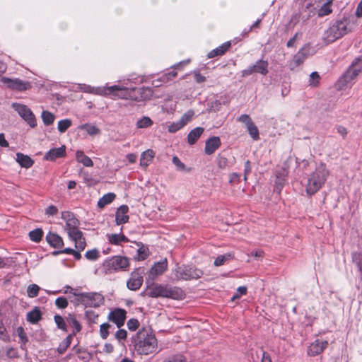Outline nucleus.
<instances>
[{
  "mask_svg": "<svg viewBox=\"0 0 362 362\" xmlns=\"http://www.w3.org/2000/svg\"><path fill=\"white\" fill-rule=\"evenodd\" d=\"M135 351L140 355H149L157 351V339L150 328L143 327L132 337Z\"/></svg>",
  "mask_w": 362,
  "mask_h": 362,
  "instance_id": "1",
  "label": "nucleus"
},
{
  "mask_svg": "<svg viewBox=\"0 0 362 362\" xmlns=\"http://www.w3.org/2000/svg\"><path fill=\"white\" fill-rule=\"evenodd\" d=\"M61 218L66 223L64 229L70 239L75 243L76 248L83 250L86 243L85 238L83 237V233L78 229V220L74 216V214L66 211L61 213Z\"/></svg>",
  "mask_w": 362,
  "mask_h": 362,
  "instance_id": "2",
  "label": "nucleus"
},
{
  "mask_svg": "<svg viewBox=\"0 0 362 362\" xmlns=\"http://www.w3.org/2000/svg\"><path fill=\"white\" fill-rule=\"evenodd\" d=\"M329 170L325 163H320L317 165L313 172L308 178L305 186V191L308 195L312 196L318 192L325 185L328 177Z\"/></svg>",
  "mask_w": 362,
  "mask_h": 362,
  "instance_id": "3",
  "label": "nucleus"
},
{
  "mask_svg": "<svg viewBox=\"0 0 362 362\" xmlns=\"http://www.w3.org/2000/svg\"><path fill=\"white\" fill-rule=\"evenodd\" d=\"M348 25L349 23L346 20H341L335 22L323 33L322 40L325 44L329 45L332 43L350 32Z\"/></svg>",
  "mask_w": 362,
  "mask_h": 362,
  "instance_id": "4",
  "label": "nucleus"
},
{
  "mask_svg": "<svg viewBox=\"0 0 362 362\" xmlns=\"http://www.w3.org/2000/svg\"><path fill=\"white\" fill-rule=\"evenodd\" d=\"M129 267V258L115 255L105 259L102 264V272L104 274H111L120 271H125Z\"/></svg>",
  "mask_w": 362,
  "mask_h": 362,
  "instance_id": "5",
  "label": "nucleus"
},
{
  "mask_svg": "<svg viewBox=\"0 0 362 362\" xmlns=\"http://www.w3.org/2000/svg\"><path fill=\"white\" fill-rule=\"evenodd\" d=\"M95 93L97 95L110 97L113 100H130L131 98V88L119 85L98 87Z\"/></svg>",
  "mask_w": 362,
  "mask_h": 362,
  "instance_id": "6",
  "label": "nucleus"
},
{
  "mask_svg": "<svg viewBox=\"0 0 362 362\" xmlns=\"http://www.w3.org/2000/svg\"><path fill=\"white\" fill-rule=\"evenodd\" d=\"M175 277L179 280L197 279L202 276L203 272L192 266H177L175 269Z\"/></svg>",
  "mask_w": 362,
  "mask_h": 362,
  "instance_id": "7",
  "label": "nucleus"
},
{
  "mask_svg": "<svg viewBox=\"0 0 362 362\" xmlns=\"http://www.w3.org/2000/svg\"><path fill=\"white\" fill-rule=\"evenodd\" d=\"M362 71V57L356 59L345 72V74L340 78L339 83L341 86H346L351 83L353 80Z\"/></svg>",
  "mask_w": 362,
  "mask_h": 362,
  "instance_id": "8",
  "label": "nucleus"
},
{
  "mask_svg": "<svg viewBox=\"0 0 362 362\" xmlns=\"http://www.w3.org/2000/svg\"><path fill=\"white\" fill-rule=\"evenodd\" d=\"M1 81L4 86L13 90L24 91L31 88L30 82L17 78H10L4 77Z\"/></svg>",
  "mask_w": 362,
  "mask_h": 362,
  "instance_id": "9",
  "label": "nucleus"
},
{
  "mask_svg": "<svg viewBox=\"0 0 362 362\" xmlns=\"http://www.w3.org/2000/svg\"><path fill=\"white\" fill-rule=\"evenodd\" d=\"M14 110L23 117L31 127H35L37 124L34 114L26 105L20 103H13L12 105Z\"/></svg>",
  "mask_w": 362,
  "mask_h": 362,
  "instance_id": "10",
  "label": "nucleus"
},
{
  "mask_svg": "<svg viewBox=\"0 0 362 362\" xmlns=\"http://www.w3.org/2000/svg\"><path fill=\"white\" fill-rule=\"evenodd\" d=\"M153 91L151 88H131L130 100L135 101H143L151 99Z\"/></svg>",
  "mask_w": 362,
  "mask_h": 362,
  "instance_id": "11",
  "label": "nucleus"
},
{
  "mask_svg": "<svg viewBox=\"0 0 362 362\" xmlns=\"http://www.w3.org/2000/svg\"><path fill=\"white\" fill-rule=\"evenodd\" d=\"M85 306L97 308L104 303L103 296L94 292L84 293Z\"/></svg>",
  "mask_w": 362,
  "mask_h": 362,
  "instance_id": "12",
  "label": "nucleus"
},
{
  "mask_svg": "<svg viewBox=\"0 0 362 362\" xmlns=\"http://www.w3.org/2000/svg\"><path fill=\"white\" fill-rule=\"evenodd\" d=\"M142 283V274L139 272V269H136L131 273L130 278L127 282V286L132 291H136L140 288Z\"/></svg>",
  "mask_w": 362,
  "mask_h": 362,
  "instance_id": "13",
  "label": "nucleus"
},
{
  "mask_svg": "<svg viewBox=\"0 0 362 362\" xmlns=\"http://www.w3.org/2000/svg\"><path fill=\"white\" fill-rule=\"evenodd\" d=\"M328 346L327 340L316 339L308 348V354L315 356L321 354Z\"/></svg>",
  "mask_w": 362,
  "mask_h": 362,
  "instance_id": "14",
  "label": "nucleus"
},
{
  "mask_svg": "<svg viewBox=\"0 0 362 362\" xmlns=\"http://www.w3.org/2000/svg\"><path fill=\"white\" fill-rule=\"evenodd\" d=\"M166 286L163 284H152L146 289V295L151 298H165L166 293Z\"/></svg>",
  "mask_w": 362,
  "mask_h": 362,
  "instance_id": "15",
  "label": "nucleus"
},
{
  "mask_svg": "<svg viewBox=\"0 0 362 362\" xmlns=\"http://www.w3.org/2000/svg\"><path fill=\"white\" fill-rule=\"evenodd\" d=\"M309 45H305L301 48L294 56L290 62L291 69H294L302 64L308 54Z\"/></svg>",
  "mask_w": 362,
  "mask_h": 362,
  "instance_id": "16",
  "label": "nucleus"
},
{
  "mask_svg": "<svg viewBox=\"0 0 362 362\" xmlns=\"http://www.w3.org/2000/svg\"><path fill=\"white\" fill-rule=\"evenodd\" d=\"M126 314L125 310L116 308L109 313L108 319L115 323L118 327H120L124 323Z\"/></svg>",
  "mask_w": 362,
  "mask_h": 362,
  "instance_id": "17",
  "label": "nucleus"
},
{
  "mask_svg": "<svg viewBox=\"0 0 362 362\" xmlns=\"http://www.w3.org/2000/svg\"><path fill=\"white\" fill-rule=\"evenodd\" d=\"M66 155V147L62 146L59 148L50 149L44 156V159L46 160L54 161L57 158L64 157Z\"/></svg>",
  "mask_w": 362,
  "mask_h": 362,
  "instance_id": "18",
  "label": "nucleus"
},
{
  "mask_svg": "<svg viewBox=\"0 0 362 362\" xmlns=\"http://www.w3.org/2000/svg\"><path fill=\"white\" fill-rule=\"evenodd\" d=\"M221 145V139L218 136H212L206 141L204 152L207 155L214 153Z\"/></svg>",
  "mask_w": 362,
  "mask_h": 362,
  "instance_id": "19",
  "label": "nucleus"
},
{
  "mask_svg": "<svg viewBox=\"0 0 362 362\" xmlns=\"http://www.w3.org/2000/svg\"><path fill=\"white\" fill-rule=\"evenodd\" d=\"M165 298H170L174 300H182L185 298V293L182 288L177 286H166V293Z\"/></svg>",
  "mask_w": 362,
  "mask_h": 362,
  "instance_id": "20",
  "label": "nucleus"
},
{
  "mask_svg": "<svg viewBox=\"0 0 362 362\" xmlns=\"http://www.w3.org/2000/svg\"><path fill=\"white\" fill-rule=\"evenodd\" d=\"M128 211L129 208L126 205H122L117 209L115 214V221L117 225H120L128 221Z\"/></svg>",
  "mask_w": 362,
  "mask_h": 362,
  "instance_id": "21",
  "label": "nucleus"
},
{
  "mask_svg": "<svg viewBox=\"0 0 362 362\" xmlns=\"http://www.w3.org/2000/svg\"><path fill=\"white\" fill-rule=\"evenodd\" d=\"M46 240L49 245L54 248H61L64 245L62 238L57 233L49 232L47 234Z\"/></svg>",
  "mask_w": 362,
  "mask_h": 362,
  "instance_id": "22",
  "label": "nucleus"
},
{
  "mask_svg": "<svg viewBox=\"0 0 362 362\" xmlns=\"http://www.w3.org/2000/svg\"><path fill=\"white\" fill-rule=\"evenodd\" d=\"M168 263L166 259L154 264L150 271V274L154 276L162 274L167 269Z\"/></svg>",
  "mask_w": 362,
  "mask_h": 362,
  "instance_id": "23",
  "label": "nucleus"
},
{
  "mask_svg": "<svg viewBox=\"0 0 362 362\" xmlns=\"http://www.w3.org/2000/svg\"><path fill=\"white\" fill-rule=\"evenodd\" d=\"M155 156V153L151 149L144 151L141 155L140 165L146 168Z\"/></svg>",
  "mask_w": 362,
  "mask_h": 362,
  "instance_id": "24",
  "label": "nucleus"
},
{
  "mask_svg": "<svg viewBox=\"0 0 362 362\" xmlns=\"http://www.w3.org/2000/svg\"><path fill=\"white\" fill-rule=\"evenodd\" d=\"M204 130L202 127H196L191 130L187 135V142L189 144H194L203 134Z\"/></svg>",
  "mask_w": 362,
  "mask_h": 362,
  "instance_id": "25",
  "label": "nucleus"
},
{
  "mask_svg": "<svg viewBox=\"0 0 362 362\" xmlns=\"http://www.w3.org/2000/svg\"><path fill=\"white\" fill-rule=\"evenodd\" d=\"M16 161L19 163V165L25 168H30L33 165V160L26 155H24L21 153H16Z\"/></svg>",
  "mask_w": 362,
  "mask_h": 362,
  "instance_id": "26",
  "label": "nucleus"
},
{
  "mask_svg": "<svg viewBox=\"0 0 362 362\" xmlns=\"http://www.w3.org/2000/svg\"><path fill=\"white\" fill-rule=\"evenodd\" d=\"M42 318V313L38 308L35 307L33 310L27 313V320L32 323H37Z\"/></svg>",
  "mask_w": 362,
  "mask_h": 362,
  "instance_id": "27",
  "label": "nucleus"
},
{
  "mask_svg": "<svg viewBox=\"0 0 362 362\" xmlns=\"http://www.w3.org/2000/svg\"><path fill=\"white\" fill-rule=\"evenodd\" d=\"M254 67L255 73H259L262 75H266L268 73V62L264 60H258L252 65Z\"/></svg>",
  "mask_w": 362,
  "mask_h": 362,
  "instance_id": "28",
  "label": "nucleus"
},
{
  "mask_svg": "<svg viewBox=\"0 0 362 362\" xmlns=\"http://www.w3.org/2000/svg\"><path fill=\"white\" fill-rule=\"evenodd\" d=\"M76 158L78 163H81L86 167H92L93 162L88 156H86L82 151H77Z\"/></svg>",
  "mask_w": 362,
  "mask_h": 362,
  "instance_id": "29",
  "label": "nucleus"
},
{
  "mask_svg": "<svg viewBox=\"0 0 362 362\" xmlns=\"http://www.w3.org/2000/svg\"><path fill=\"white\" fill-rule=\"evenodd\" d=\"M230 43L229 42L223 44L218 47L213 49L208 54L209 58H213L216 56H221L225 53V52L230 47Z\"/></svg>",
  "mask_w": 362,
  "mask_h": 362,
  "instance_id": "30",
  "label": "nucleus"
},
{
  "mask_svg": "<svg viewBox=\"0 0 362 362\" xmlns=\"http://www.w3.org/2000/svg\"><path fill=\"white\" fill-rule=\"evenodd\" d=\"M116 195L112 192L104 194L98 202V206L103 208L105 206L110 204L115 199Z\"/></svg>",
  "mask_w": 362,
  "mask_h": 362,
  "instance_id": "31",
  "label": "nucleus"
},
{
  "mask_svg": "<svg viewBox=\"0 0 362 362\" xmlns=\"http://www.w3.org/2000/svg\"><path fill=\"white\" fill-rule=\"evenodd\" d=\"M109 242L114 245H119L121 243H127L128 238L123 234H111L107 235Z\"/></svg>",
  "mask_w": 362,
  "mask_h": 362,
  "instance_id": "32",
  "label": "nucleus"
},
{
  "mask_svg": "<svg viewBox=\"0 0 362 362\" xmlns=\"http://www.w3.org/2000/svg\"><path fill=\"white\" fill-rule=\"evenodd\" d=\"M72 334H69L59 345L57 348V351L59 354H64L66 350L69 347L71 340H72Z\"/></svg>",
  "mask_w": 362,
  "mask_h": 362,
  "instance_id": "33",
  "label": "nucleus"
},
{
  "mask_svg": "<svg viewBox=\"0 0 362 362\" xmlns=\"http://www.w3.org/2000/svg\"><path fill=\"white\" fill-rule=\"evenodd\" d=\"M80 128L85 130L90 136L98 135L100 133V129L91 124H84Z\"/></svg>",
  "mask_w": 362,
  "mask_h": 362,
  "instance_id": "34",
  "label": "nucleus"
},
{
  "mask_svg": "<svg viewBox=\"0 0 362 362\" xmlns=\"http://www.w3.org/2000/svg\"><path fill=\"white\" fill-rule=\"evenodd\" d=\"M68 322L71 325L74 327V330L73 332L72 337L75 335L76 333L79 332L81 330V326L79 322L76 320L75 316L70 315L67 318Z\"/></svg>",
  "mask_w": 362,
  "mask_h": 362,
  "instance_id": "35",
  "label": "nucleus"
},
{
  "mask_svg": "<svg viewBox=\"0 0 362 362\" xmlns=\"http://www.w3.org/2000/svg\"><path fill=\"white\" fill-rule=\"evenodd\" d=\"M332 0H329L327 2L324 4L318 11V15L320 16H324L329 15L332 13L331 4Z\"/></svg>",
  "mask_w": 362,
  "mask_h": 362,
  "instance_id": "36",
  "label": "nucleus"
},
{
  "mask_svg": "<svg viewBox=\"0 0 362 362\" xmlns=\"http://www.w3.org/2000/svg\"><path fill=\"white\" fill-rule=\"evenodd\" d=\"M41 117L44 124L47 126H49L54 122V115L48 111H43Z\"/></svg>",
  "mask_w": 362,
  "mask_h": 362,
  "instance_id": "37",
  "label": "nucleus"
},
{
  "mask_svg": "<svg viewBox=\"0 0 362 362\" xmlns=\"http://www.w3.org/2000/svg\"><path fill=\"white\" fill-rule=\"evenodd\" d=\"M42 235L43 232L40 228L35 229L29 233V237L30 240L36 243H38L41 240Z\"/></svg>",
  "mask_w": 362,
  "mask_h": 362,
  "instance_id": "38",
  "label": "nucleus"
},
{
  "mask_svg": "<svg viewBox=\"0 0 362 362\" xmlns=\"http://www.w3.org/2000/svg\"><path fill=\"white\" fill-rule=\"evenodd\" d=\"M246 128L249 134L254 140L257 141L259 139V130L254 122H252L251 125H249Z\"/></svg>",
  "mask_w": 362,
  "mask_h": 362,
  "instance_id": "39",
  "label": "nucleus"
},
{
  "mask_svg": "<svg viewBox=\"0 0 362 362\" xmlns=\"http://www.w3.org/2000/svg\"><path fill=\"white\" fill-rule=\"evenodd\" d=\"M153 124V121L151 119L148 117H143L136 122V127L137 128H147L150 126H151Z\"/></svg>",
  "mask_w": 362,
  "mask_h": 362,
  "instance_id": "40",
  "label": "nucleus"
},
{
  "mask_svg": "<svg viewBox=\"0 0 362 362\" xmlns=\"http://www.w3.org/2000/svg\"><path fill=\"white\" fill-rule=\"evenodd\" d=\"M71 125V121L69 119L60 120L58 122L57 129L61 133L65 132Z\"/></svg>",
  "mask_w": 362,
  "mask_h": 362,
  "instance_id": "41",
  "label": "nucleus"
},
{
  "mask_svg": "<svg viewBox=\"0 0 362 362\" xmlns=\"http://www.w3.org/2000/svg\"><path fill=\"white\" fill-rule=\"evenodd\" d=\"M72 295L74 296V299L71 300V301L74 304L76 305L80 304L85 305L84 293H76L75 291Z\"/></svg>",
  "mask_w": 362,
  "mask_h": 362,
  "instance_id": "42",
  "label": "nucleus"
},
{
  "mask_svg": "<svg viewBox=\"0 0 362 362\" xmlns=\"http://www.w3.org/2000/svg\"><path fill=\"white\" fill-rule=\"evenodd\" d=\"M194 112L192 110H189L182 115L180 119V122L184 126H185L189 122H190L194 117Z\"/></svg>",
  "mask_w": 362,
  "mask_h": 362,
  "instance_id": "43",
  "label": "nucleus"
},
{
  "mask_svg": "<svg viewBox=\"0 0 362 362\" xmlns=\"http://www.w3.org/2000/svg\"><path fill=\"white\" fill-rule=\"evenodd\" d=\"M40 288L37 284H30L27 289L28 296L30 298H35L38 295Z\"/></svg>",
  "mask_w": 362,
  "mask_h": 362,
  "instance_id": "44",
  "label": "nucleus"
},
{
  "mask_svg": "<svg viewBox=\"0 0 362 362\" xmlns=\"http://www.w3.org/2000/svg\"><path fill=\"white\" fill-rule=\"evenodd\" d=\"M285 182L284 175H279L276 174V177L275 180V190L278 192H280Z\"/></svg>",
  "mask_w": 362,
  "mask_h": 362,
  "instance_id": "45",
  "label": "nucleus"
},
{
  "mask_svg": "<svg viewBox=\"0 0 362 362\" xmlns=\"http://www.w3.org/2000/svg\"><path fill=\"white\" fill-rule=\"evenodd\" d=\"M54 322L59 329L64 330V331H66V322L62 316H60L59 315H56L54 316Z\"/></svg>",
  "mask_w": 362,
  "mask_h": 362,
  "instance_id": "46",
  "label": "nucleus"
},
{
  "mask_svg": "<svg viewBox=\"0 0 362 362\" xmlns=\"http://www.w3.org/2000/svg\"><path fill=\"white\" fill-rule=\"evenodd\" d=\"M185 126L180 122V120L174 122L168 126V132L170 133H175L178 130L181 129Z\"/></svg>",
  "mask_w": 362,
  "mask_h": 362,
  "instance_id": "47",
  "label": "nucleus"
},
{
  "mask_svg": "<svg viewBox=\"0 0 362 362\" xmlns=\"http://www.w3.org/2000/svg\"><path fill=\"white\" fill-rule=\"evenodd\" d=\"M99 252L96 249H93L91 250H88L86 254L85 257L88 260L95 261L99 257Z\"/></svg>",
  "mask_w": 362,
  "mask_h": 362,
  "instance_id": "48",
  "label": "nucleus"
},
{
  "mask_svg": "<svg viewBox=\"0 0 362 362\" xmlns=\"http://www.w3.org/2000/svg\"><path fill=\"white\" fill-rule=\"evenodd\" d=\"M237 121L245 124L246 127L253 122L249 115L243 114L237 118Z\"/></svg>",
  "mask_w": 362,
  "mask_h": 362,
  "instance_id": "49",
  "label": "nucleus"
},
{
  "mask_svg": "<svg viewBox=\"0 0 362 362\" xmlns=\"http://www.w3.org/2000/svg\"><path fill=\"white\" fill-rule=\"evenodd\" d=\"M110 327V325L108 323H103L100 325V334L102 339H105L108 337L109 334V328Z\"/></svg>",
  "mask_w": 362,
  "mask_h": 362,
  "instance_id": "50",
  "label": "nucleus"
},
{
  "mask_svg": "<svg viewBox=\"0 0 362 362\" xmlns=\"http://www.w3.org/2000/svg\"><path fill=\"white\" fill-rule=\"evenodd\" d=\"M68 300L64 297H59L55 300V305L58 308L64 309L68 306Z\"/></svg>",
  "mask_w": 362,
  "mask_h": 362,
  "instance_id": "51",
  "label": "nucleus"
},
{
  "mask_svg": "<svg viewBox=\"0 0 362 362\" xmlns=\"http://www.w3.org/2000/svg\"><path fill=\"white\" fill-rule=\"evenodd\" d=\"M352 259L353 262L357 264L359 270L362 272V254L358 252L354 253Z\"/></svg>",
  "mask_w": 362,
  "mask_h": 362,
  "instance_id": "52",
  "label": "nucleus"
},
{
  "mask_svg": "<svg viewBox=\"0 0 362 362\" xmlns=\"http://www.w3.org/2000/svg\"><path fill=\"white\" fill-rule=\"evenodd\" d=\"M127 327L131 331H135L139 326V322L135 318H132L127 321Z\"/></svg>",
  "mask_w": 362,
  "mask_h": 362,
  "instance_id": "53",
  "label": "nucleus"
},
{
  "mask_svg": "<svg viewBox=\"0 0 362 362\" xmlns=\"http://www.w3.org/2000/svg\"><path fill=\"white\" fill-rule=\"evenodd\" d=\"M58 209L54 205H49L45 209V214L48 216H53L58 214Z\"/></svg>",
  "mask_w": 362,
  "mask_h": 362,
  "instance_id": "54",
  "label": "nucleus"
},
{
  "mask_svg": "<svg viewBox=\"0 0 362 362\" xmlns=\"http://www.w3.org/2000/svg\"><path fill=\"white\" fill-rule=\"evenodd\" d=\"M173 163L177 167L178 170H184L185 165V164L179 159L177 156H173L172 159Z\"/></svg>",
  "mask_w": 362,
  "mask_h": 362,
  "instance_id": "55",
  "label": "nucleus"
},
{
  "mask_svg": "<svg viewBox=\"0 0 362 362\" xmlns=\"http://www.w3.org/2000/svg\"><path fill=\"white\" fill-rule=\"evenodd\" d=\"M230 255H219L214 260V265L216 267L223 265Z\"/></svg>",
  "mask_w": 362,
  "mask_h": 362,
  "instance_id": "56",
  "label": "nucleus"
},
{
  "mask_svg": "<svg viewBox=\"0 0 362 362\" xmlns=\"http://www.w3.org/2000/svg\"><path fill=\"white\" fill-rule=\"evenodd\" d=\"M115 338L120 341L121 340H124L127 338V332L125 329H119L115 333Z\"/></svg>",
  "mask_w": 362,
  "mask_h": 362,
  "instance_id": "57",
  "label": "nucleus"
},
{
  "mask_svg": "<svg viewBox=\"0 0 362 362\" xmlns=\"http://www.w3.org/2000/svg\"><path fill=\"white\" fill-rule=\"evenodd\" d=\"M138 255L140 259H145L148 256V249L144 247L139 248Z\"/></svg>",
  "mask_w": 362,
  "mask_h": 362,
  "instance_id": "58",
  "label": "nucleus"
},
{
  "mask_svg": "<svg viewBox=\"0 0 362 362\" xmlns=\"http://www.w3.org/2000/svg\"><path fill=\"white\" fill-rule=\"evenodd\" d=\"M310 84L313 86H316L320 79V76H319L318 73L316 71L312 72L310 74Z\"/></svg>",
  "mask_w": 362,
  "mask_h": 362,
  "instance_id": "59",
  "label": "nucleus"
},
{
  "mask_svg": "<svg viewBox=\"0 0 362 362\" xmlns=\"http://www.w3.org/2000/svg\"><path fill=\"white\" fill-rule=\"evenodd\" d=\"M247 293V288L245 286H240L237 289V293L233 296L232 300L239 298L240 296L245 295Z\"/></svg>",
  "mask_w": 362,
  "mask_h": 362,
  "instance_id": "60",
  "label": "nucleus"
},
{
  "mask_svg": "<svg viewBox=\"0 0 362 362\" xmlns=\"http://www.w3.org/2000/svg\"><path fill=\"white\" fill-rule=\"evenodd\" d=\"M177 76V73L174 71H170L162 76V81L167 82Z\"/></svg>",
  "mask_w": 362,
  "mask_h": 362,
  "instance_id": "61",
  "label": "nucleus"
},
{
  "mask_svg": "<svg viewBox=\"0 0 362 362\" xmlns=\"http://www.w3.org/2000/svg\"><path fill=\"white\" fill-rule=\"evenodd\" d=\"M183 360L184 356L182 355H176L168 358L163 362H182Z\"/></svg>",
  "mask_w": 362,
  "mask_h": 362,
  "instance_id": "62",
  "label": "nucleus"
},
{
  "mask_svg": "<svg viewBox=\"0 0 362 362\" xmlns=\"http://www.w3.org/2000/svg\"><path fill=\"white\" fill-rule=\"evenodd\" d=\"M242 76L246 77L255 73L253 66H250L247 69L242 71Z\"/></svg>",
  "mask_w": 362,
  "mask_h": 362,
  "instance_id": "63",
  "label": "nucleus"
},
{
  "mask_svg": "<svg viewBox=\"0 0 362 362\" xmlns=\"http://www.w3.org/2000/svg\"><path fill=\"white\" fill-rule=\"evenodd\" d=\"M228 165V160L224 157H220L218 160V166L221 169L226 168Z\"/></svg>",
  "mask_w": 362,
  "mask_h": 362,
  "instance_id": "64",
  "label": "nucleus"
}]
</instances>
